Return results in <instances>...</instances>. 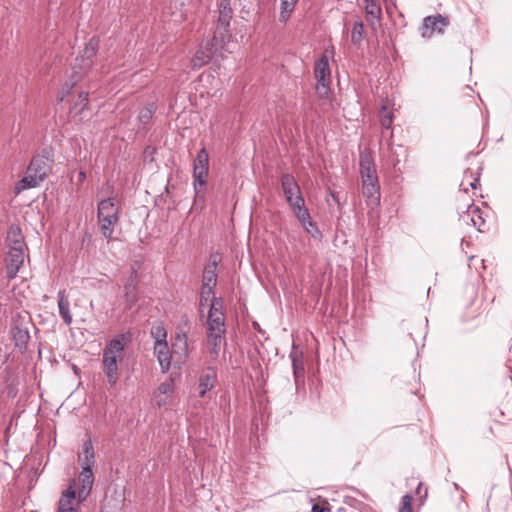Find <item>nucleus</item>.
Masks as SVG:
<instances>
[{"label": "nucleus", "mask_w": 512, "mask_h": 512, "mask_svg": "<svg viewBox=\"0 0 512 512\" xmlns=\"http://www.w3.org/2000/svg\"><path fill=\"white\" fill-rule=\"evenodd\" d=\"M123 352V335L110 340L103 349L102 369L111 387L115 386L119 379L118 363L123 360Z\"/></svg>", "instance_id": "obj_1"}, {"label": "nucleus", "mask_w": 512, "mask_h": 512, "mask_svg": "<svg viewBox=\"0 0 512 512\" xmlns=\"http://www.w3.org/2000/svg\"><path fill=\"white\" fill-rule=\"evenodd\" d=\"M119 211L120 209L112 197L103 199L98 203V224L103 237L108 241L112 239L114 228L119 222Z\"/></svg>", "instance_id": "obj_2"}, {"label": "nucleus", "mask_w": 512, "mask_h": 512, "mask_svg": "<svg viewBox=\"0 0 512 512\" xmlns=\"http://www.w3.org/2000/svg\"><path fill=\"white\" fill-rule=\"evenodd\" d=\"M228 41H221L220 37L213 35L212 39L203 41L195 55L191 59V66L194 70L200 69L210 62L219 50L225 49Z\"/></svg>", "instance_id": "obj_3"}, {"label": "nucleus", "mask_w": 512, "mask_h": 512, "mask_svg": "<svg viewBox=\"0 0 512 512\" xmlns=\"http://www.w3.org/2000/svg\"><path fill=\"white\" fill-rule=\"evenodd\" d=\"M207 336L225 335V314L222 298L213 297L207 316Z\"/></svg>", "instance_id": "obj_4"}, {"label": "nucleus", "mask_w": 512, "mask_h": 512, "mask_svg": "<svg viewBox=\"0 0 512 512\" xmlns=\"http://www.w3.org/2000/svg\"><path fill=\"white\" fill-rule=\"evenodd\" d=\"M233 16V10L231 8L230 0H219L218 1V20L214 35L220 37L221 41L230 40L231 34L229 31L230 21Z\"/></svg>", "instance_id": "obj_5"}, {"label": "nucleus", "mask_w": 512, "mask_h": 512, "mask_svg": "<svg viewBox=\"0 0 512 512\" xmlns=\"http://www.w3.org/2000/svg\"><path fill=\"white\" fill-rule=\"evenodd\" d=\"M209 171V155L205 148L198 151L193 162V185L196 194H198L197 186H204L207 183Z\"/></svg>", "instance_id": "obj_6"}, {"label": "nucleus", "mask_w": 512, "mask_h": 512, "mask_svg": "<svg viewBox=\"0 0 512 512\" xmlns=\"http://www.w3.org/2000/svg\"><path fill=\"white\" fill-rule=\"evenodd\" d=\"M362 193L369 207H375L380 203V186L378 176L362 178Z\"/></svg>", "instance_id": "obj_7"}, {"label": "nucleus", "mask_w": 512, "mask_h": 512, "mask_svg": "<svg viewBox=\"0 0 512 512\" xmlns=\"http://www.w3.org/2000/svg\"><path fill=\"white\" fill-rule=\"evenodd\" d=\"M51 163L52 160L49 158L48 155L37 154L32 157L27 167V170L29 171V173H32L33 175L37 176L38 179L44 181L50 171Z\"/></svg>", "instance_id": "obj_8"}, {"label": "nucleus", "mask_w": 512, "mask_h": 512, "mask_svg": "<svg viewBox=\"0 0 512 512\" xmlns=\"http://www.w3.org/2000/svg\"><path fill=\"white\" fill-rule=\"evenodd\" d=\"M449 25V20L440 14L427 16L423 20L422 36L430 38L434 32L443 33Z\"/></svg>", "instance_id": "obj_9"}, {"label": "nucleus", "mask_w": 512, "mask_h": 512, "mask_svg": "<svg viewBox=\"0 0 512 512\" xmlns=\"http://www.w3.org/2000/svg\"><path fill=\"white\" fill-rule=\"evenodd\" d=\"M281 188L287 203L302 196L301 189L295 177L290 173H284L280 178Z\"/></svg>", "instance_id": "obj_10"}, {"label": "nucleus", "mask_w": 512, "mask_h": 512, "mask_svg": "<svg viewBox=\"0 0 512 512\" xmlns=\"http://www.w3.org/2000/svg\"><path fill=\"white\" fill-rule=\"evenodd\" d=\"M23 262H24L23 249L12 247L6 256V270H7V277L9 279H13L17 275Z\"/></svg>", "instance_id": "obj_11"}, {"label": "nucleus", "mask_w": 512, "mask_h": 512, "mask_svg": "<svg viewBox=\"0 0 512 512\" xmlns=\"http://www.w3.org/2000/svg\"><path fill=\"white\" fill-rule=\"evenodd\" d=\"M126 308L131 309L138 301V274L133 270L124 285Z\"/></svg>", "instance_id": "obj_12"}, {"label": "nucleus", "mask_w": 512, "mask_h": 512, "mask_svg": "<svg viewBox=\"0 0 512 512\" xmlns=\"http://www.w3.org/2000/svg\"><path fill=\"white\" fill-rule=\"evenodd\" d=\"M174 392L173 380L169 379L162 382L153 394V401L157 407L165 406L169 403Z\"/></svg>", "instance_id": "obj_13"}, {"label": "nucleus", "mask_w": 512, "mask_h": 512, "mask_svg": "<svg viewBox=\"0 0 512 512\" xmlns=\"http://www.w3.org/2000/svg\"><path fill=\"white\" fill-rule=\"evenodd\" d=\"M290 358L292 362V370L295 379V384L296 386H299L300 382L303 381L305 375L303 352L298 350L296 346L293 345L292 351L290 353Z\"/></svg>", "instance_id": "obj_14"}, {"label": "nucleus", "mask_w": 512, "mask_h": 512, "mask_svg": "<svg viewBox=\"0 0 512 512\" xmlns=\"http://www.w3.org/2000/svg\"><path fill=\"white\" fill-rule=\"evenodd\" d=\"M93 482L94 475L92 469L82 468V471L79 474L80 487L77 491L79 502L86 500L92 489Z\"/></svg>", "instance_id": "obj_15"}, {"label": "nucleus", "mask_w": 512, "mask_h": 512, "mask_svg": "<svg viewBox=\"0 0 512 512\" xmlns=\"http://www.w3.org/2000/svg\"><path fill=\"white\" fill-rule=\"evenodd\" d=\"M314 75L317 82L331 81V71L329 67L328 49L316 60L314 66Z\"/></svg>", "instance_id": "obj_16"}, {"label": "nucleus", "mask_w": 512, "mask_h": 512, "mask_svg": "<svg viewBox=\"0 0 512 512\" xmlns=\"http://www.w3.org/2000/svg\"><path fill=\"white\" fill-rule=\"evenodd\" d=\"M216 380L217 372L214 368L208 367L206 370H204L199 378V396L204 397L205 394L215 386Z\"/></svg>", "instance_id": "obj_17"}, {"label": "nucleus", "mask_w": 512, "mask_h": 512, "mask_svg": "<svg viewBox=\"0 0 512 512\" xmlns=\"http://www.w3.org/2000/svg\"><path fill=\"white\" fill-rule=\"evenodd\" d=\"M57 303L60 317L66 325L70 326L72 324L73 317L70 311V302L66 290L63 289L58 292Z\"/></svg>", "instance_id": "obj_18"}, {"label": "nucleus", "mask_w": 512, "mask_h": 512, "mask_svg": "<svg viewBox=\"0 0 512 512\" xmlns=\"http://www.w3.org/2000/svg\"><path fill=\"white\" fill-rule=\"evenodd\" d=\"M78 462L82 468H93L95 464V452L90 439L83 443L82 451L78 455Z\"/></svg>", "instance_id": "obj_19"}, {"label": "nucleus", "mask_w": 512, "mask_h": 512, "mask_svg": "<svg viewBox=\"0 0 512 512\" xmlns=\"http://www.w3.org/2000/svg\"><path fill=\"white\" fill-rule=\"evenodd\" d=\"M154 353L158 359L162 372L166 373L170 369L171 365V353L168 343L154 345Z\"/></svg>", "instance_id": "obj_20"}, {"label": "nucleus", "mask_w": 512, "mask_h": 512, "mask_svg": "<svg viewBox=\"0 0 512 512\" xmlns=\"http://www.w3.org/2000/svg\"><path fill=\"white\" fill-rule=\"evenodd\" d=\"M42 182L43 181L41 179H38L37 176L29 173V171L26 170L25 176L16 183L14 187V193L18 195L24 190L38 187Z\"/></svg>", "instance_id": "obj_21"}, {"label": "nucleus", "mask_w": 512, "mask_h": 512, "mask_svg": "<svg viewBox=\"0 0 512 512\" xmlns=\"http://www.w3.org/2000/svg\"><path fill=\"white\" fill-rule=\"evenodd\" d=\"M359 165L361 178L377 176L373 158L369 153L360 154Z\"/></svg>", "instance_id": "obj_22"}, {"label": "nucleus", "mask_w": 512, "mask_h": 512, "mask_svg": "<svg viewBox=\"0 0 512 512\" xmlns=\"http://www.w3.org/2000/svg\"><path fill=\"white\" fill-rule=\"evenodd\" d=\"M76 497V491L70 486L65 492H63L59 503L58 512H74L77 511L76 507L72 505V501Z\"/></svg>", "instance_id": "obj_23"}, {"label": "nucleus", "mask_w": 512, "mask_h": 512, "mask_svg": "<svg viewBox=\"0 0 512 512\" xmlns=\"http://www.w3.org/2000/svg\"><path fill=\"white\" fill-rule=\"evenodd\" d=\"M98 46L99 39L97 37H92L86 44L82 54L84 67H90L92 65V59L95 57L97 53Z\"/></svg>", "instance_id": "obj_24"}, {"label": "nucleus", "mask_w": 512, "mask_h": 512, "mask_svg": "<svg viewBox=\"0 0 512 512\" xmlns=\"http://www.w3.org/2000/svg\"><path fill=\"white\" fill-rule=\"evenodd\" d=\"M365 6V12L368 17V21L371 22V25H373V21L375 20L377 23L380 22L382 9L378 3L377 0H364Z\"/></svg>", "instance_id": "obj_25"}, {"label": "nucleus", "mask_w": 512, "mask_h": 512, "mask_svg": "<svg viewBox=\"0 0 512 512\" xmlns=\"http://www.w3.org/2000/svg\"><path fill=\"white\" fill-rule=\"evenodd\" d=\"M288 205L299 221H304L305 219H308V214L310 213L305 205L303 196H298L297 199L293 200L292 202H289Z\"/></svg>", "instance_id": "obj_26"}, {"label": "nucleus", "mask_w": 512, "mask_h": 512, "mask_svg": "<svg viewBox=\"0 0 512 512\" xmlns=\"http://www.w3.org/2000/svg\"><path fill=\"white\" fill-rule=\"evenodd\" d=\"M217 282V261L213 260L204 268L202 284L207 286H216Z\"/></svg>", "instance_id": "obj_27"}, {"label": "nucleus", "mask_w": 512, "mask_h": 512, "mask_svg": "<svg viewBox=\"0 0 512 512\" xmlns=\"http://www.w3.org/2000/svg\"><path fill=\"white\" fill-rule=\"evenodd\" d=\"M7 241L10 249L12 247H16L19 249H23L24 246V237L22 235L21 229L18 226H11L8 235Z\"/></svg>", "instance_id": "obj_28"}, {"label": "nucleus", "mask_w": 512, "mask_h": 512, "mask_svg": "<svg viewBox=\"0 0 512 512\" xmlns=\"http://www.w3.org/2000/svg\"><path fill=\"white\" fill-rule=\"evenodd\" d=\"M280 2L281 9L279 14V21L281 23H285L290 18L291 13L293 12L298 0H280Z\"/></svg>", "instance_id": "obj_29"}, {"label": "nucleus", "mask_w": 512, "mask_h": 512, "mask_svg": "<svg viewBox=\"0 0 512 512\" xmlns=\"http://www.w3.org/2000/svg\"><path fill=\"white\" fill-rule=\"evenodd\" d=\"M364 38V24L362 20L358 19L354 22L353 28L351 31V42L359 46Z\"/></svg>", "instance_id": "obj_30"}, {"label": "nucleus", "mask_w": 512, "mask_h": 512, "mask_svg": "<svg viewBox=\"0 0 512 512\" xmlns=\"http://www.w3.org/2000/svg\"><path fill=\"white\" fill-rule=\"evenodd\" d=\"M223 338L224 335L207 336L209 352L214 359L218 358L220 354Z\"/></svg>", "instance_id": "obj_31"}, {"label": "nucleus", "mask_w": 512, "mask_h": 512, "mask_svg": "<svg viewBox=\"0 0 512 512\" xmlns=\"http://www.w3.org/2000/svg\"><path fill=\"white\" fill-rule=\"evenodd\" d=\"M13 338L15 340L16 346L20 348L26 347L28 340L30 338L29 332L26 329H22L19 327H14L12 329Z\"/></svg>", "instance_id": "obj_32"}, {"label": "nucleus", "mask_w": 512, "mask_h": 512, "mask_svg": "<svg viewBox=\"0 0 512 512\" xmlns=\"http://www.w3.org/2000/svg\"><path fill=\"white\" fill-rule=\"evenodd\" d=\"M151 336L154 339V345H160L167 343V332L163 325L157 324L152 326L151 328Z\"/></svg>", "instance_id": "obj_33"}, {"label": "nucleus", "mask_w": 512, "mask_h": 512, "mask_svg": "<svg viewBox=\"0 0 512 512\" xmlns=\"http://www.w3.org/2000/svg\"><path fill=\"white\" fill-rule=\"evenodd\" d=\"M155 110L156 107L153 103L141 109L138 116V121L143 127H145L151 121V119L154 116Z\"/></svg>", "instance_id": "obj_34"}, {"label": "nucleus", "mask_w": 512, "mask_h": 512, "mask_svg": "<svg viewBox=\"0 0 512 512\" xmlns=\"http://www.w3.org/2000/svg\"><path fill=\"white\" fill-rule=\"evenodd\" d=\"M304 228V230L311 234L313 238H320L321 232L315 222L311 220L310 214H308V219H305L304 221H299Z\"/></svg>", "instance_id": "obj_35"}, {"label": "nucleus", "mask_w": 512, "mask_h": 512, "mask_svg": "<svg viewBox=\"0 0 512 512\" xmlns=\"http://www.w3.org/2000/svg\"><path fill=\"white\" fill-rule=\"evenodd\" d=\"M88 104V93L81 92L78 95V100L71 108V112L80 113Z\"/></svg>", "instance_id": "obj_36"}, {"label": "nucleus", "mask_w": 512, "mask_h": 512, "mask_svg": "<svg viewBox=\"0 0 512 512\" xmlns=\"http://www.w3.org/2000/svg\"><path fill=\"white\" fill-rule=\"evenodd\" d=\"M214 288L213 286H207L203 285L201 286V292H200V306L203 307V301H210V303L213 300L214 295Z\"/></svg>", "instance_id": "obj_37"}, {"label": "nucleus", "mask_w": 512, "mask_h": 512, "mask_svg": "<svg viewBox=\"0 0 512 512\" xmlns=\"http://www.w3.org/2000/svg\"><path fill=\"white\" fill-rule=\"evenodd\" d=\"M330 83L331 81L317 82L316 94L320 99H327L330 94Z\"/></svg>", "instance_id": "obj_38"}, {"label": "nucleus", "mask_w": 512, "mask_h": 512, "mask_svg": "<svg viewBox=\"0 0 512 512\" xmlns=\"http://www.w3.org/2000/svg\"><path fill=\"white\" fill-rule=\"evenodd\" d=\"M412 496L409 494H405L402 497V506L400 507L398 512H411L412 511Z\"/></svg>", "instance_id": "obj_39"}, {"label": "nucleus", "mask_w": 512, "mask_h": 512, "mask_svg": "<svg viewBox=\"0 0 512 512\" xmlns=\"http://www.w3.org/2000/svg\"><path fill=\"white\" fill-rule=\"evenodd\" d=\"M385 2V9L388 15H392L396 9H397V3L396 0H384Z\"/></svg>", "instance_id": "obj_40"}, {"label": "nucleus", "mask_w": 512, "mask_h": 512, "mask_svg": "<svg viewBox=\"0 0 512 512\" xmlns=\"http://www.w3.org/2000/svg\"><path fill=\"white\" fill-rule=\"evenodd\" d=\"M392 116L391 114H385L381 117V120H380V123H381V126L384 128V129H389L392 125Z\"/></svg>", "instance_id": "obj_41"}, {"label": "nucleus", "mask_w": 512, "mask_h": 512, "mask_svg": "<svg viewBox=\"0 0 512 512\" xmlns=\"http://www.w3.org/2000/svg\"><path fill=\"white\" fill-rule=\"evenodd\" d=\"M312 512H330V510L326 507L315 504L312 507Z\"/></svg>", "instance_id": "obj_42"}, {"label": "nucleus", "mask_w": 512, "mask_h": 512, "mask_svg": "<svg viewBox=\"0 0 512 512\" xmlns=\"http://www.w3.org/2000/svg\"><path fill=\"white\" fill-rule=\"evenodd\" d=\"M468 185L472 188V189H476L477 186L479 185V178H474L473 181L469 182Z\"/></svg>", "instance_id": "obj_43"}, {"label": "nucleus", "mask_w": 512, "mask_h": 512, "mask_svg": "<svg viewBox=\"0 0 512 512\" xmlns=\"http://www.w3.org/2000/svg\"><path fill=\"white\" fill-rule=\"evenodd\" d=\"M183 350L187 353V337L185 334H183Z\"/></svg>", "instance_id": "obj_44"}, {"label": "nucleus", "mask_w": 512, "mask_h": 512, "mask_svg": "<svg viewBox=\"0 0 512 512\" xmlns=\"http://www.w3.org/2000/svg\"><path fill=\"white\" fill-rule=\"evenodd\" d=\"M422 490H423L422 483H421V482H419V483H418V486H417V488H416V493H417V494H419V495H421Z\"/></svg>", "instance_id": "obj_45"}, {"label": "nucleus", "mask_w": 512, "mask_h": 512, "mask_svg": "<svg viewBox=\"0 0 512 512\" xmlns=\"http://www.w3.org/2000/svg\"><path fill=\"white\" fill-rule=\"evenodd\" d=\"M85 178H86V174H85V172H82V171H81V172L79 173V179H80V180H84Z\"/></svg>", "instance_id": "obj_46"}, {"label": "nucleus", "mask_w": 512, "mask_h": 512, "mask_svg": "<svg viewBox=\"0 0 512 512\" xmlns=\"http://www.w3.org/2000/svg\"><path fill=\"white\" fill-rule=\"evenodd\" d=\"M331 196H332L333 200H334L337 204H339V199H338V197H337L334 193H331Z\"/></svg>", "instance_id": "obj_47"}, {"label": "nucleus", "mask_w": 512, "mask_h": 512, "mask_svg": "<svg viewBox=\"0 0 512 512\" xmlns=\"http://www.w3.org/2000/svg\"><path fill=\"white\" fill-rule=\"evenodd\" d=\"M426 496H427V489L425 488V489H424V493H423V496H422V497H424V498H425Z\"/></svg>", "instance_id": "obj_48"}, {"label": "nucleus", "mask_w": 512, "mask_h": 512, "mask_svg": "<svg viewBox=\"0 0 512 512\" xmlns=\"http://www.w3.org/2000/svg\"><path fill=\"white\" fill-rule=\"evenodd\" d=\"M208 302H209V301H203V307H204V306H206V305H208Z\"/></svg>", "instance_id": "obj_49"}]
</instances>
